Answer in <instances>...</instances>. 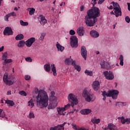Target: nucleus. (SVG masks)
Segmentation results:
<instances>
[{
    "mask_svg": "<svg viewBox=\"0 0 130 130\" xmlns=\"http://www.w3.org/2000/svg\"><path fill=\"white\" fill-rule=\"evenodd\" d=\"M100 10L97 7H94L87 11V15L84 17V22L87 27H93L96 25L99 17H100Z\"/></svg>",
    "mask_w": 130,
    "mask_h": 130,
    "instance_id": "1",
    "label": "nucleus"
},
{
    "mask_svg": "<svg viewBox=\"0 0 130 130\" xmlns=\"http://www.w3.org/2000/svg\"><path fill=\"white\" fill-rule=\"evenodd\" d=\"M38 94L36 96L37 105L40 108H45L48 106V95L47 93L43 90L38 91Z\"/></svg>",
    "mask_w": 130,
    "mask_h": 130,
    "instance_id": "2",
    "label": "nucleus"
},
{
    "mask_svg": "<svg viewBox=\"0 0 130 130\" xmlns=\"http://www.w3.org/2000/svg\"><path fill=\"white\" fill-rule=\"evenodd\" d=\"M119 92L118 90H112L109 91L108 92H107L106 91H103L102 92V96H103V100L105 101L106 100V96L107 97H112L113 99H117V96H118V93Z\"/></svg>",
    "mask_w": 130,
    "mask_h": 130,
    "instance_id": "3",
    "label": "nucleus"
},
{
    "mask_svg": "<svg viewBox=\"0 0 130 130\" xmlns=\"http://www.w3.org/2000/svg\"><path fill=\"white\" fill-rule=\"evenodd\" d=\"M55 93L54 91L51 92V95H50V104L48 106V109H53V108H55L57 106V102H56V97L54 96Z\"/></svg>",
    "mask_w": 130,
    "mask_h": 130,
    "instance_id": "4",
    "label": "nucleus"
},
{
    "mask_svg": "<svg viewBox=\"0 0 130 130\" xmlns=\"http://www.w3.org/2000/svg\"><path fill=\"white\" fill-rule=\"evenodd\" d=\"M3 81L6 85H9V86H11L15 83L17 80L16 78L14 76H9L7 73H5L4 75Z\"/></svg>",
    "mask_w": 130,
    "mask_h": 130,
    "instance_id": "5",
    "label": "nucleus"
},
{
    "mask_svg": "<svg viewBox=\"0 0 130 130\" xmlns=\"http://www.w3.org/2000/svg\"><path fill=\"white\" fill-rule=\"evenodd\" d=\"M83 97L85 98V101L87 102H90V101H94L95 100V97L93 94L87 92L86 90H84L82 93Z\"/></svg>",
    "mask_w": 130,
    "mask_h": 130,
    "instance_id": "6",
    "label": "nucleus"
},
{
    "mask_svg": "<svg viewBox=\"0 0 130 130\" xmlns=\"http://www.w3.org/2000/svg\"><path fill=\"white\" fill-rule=\"evenodd\" d=\"M68 100L71 102V106L74 108V107L75 105H77L79 103V101L77 99V96L73 93L69 94L68 96Z\"/></svg>",
    "mask_w": 130,
    "mask_h": 130,
    "instance_id": "7",
    "label": "nucleus"
},
{
    "mask_svg": "<svg viewBox=\"0 0 130 130\" xmlns=\"http://www.w3.org/2000/svg\"><path fill=\"white\" fill-rule=\"evenodd\" d=\"M70 40V44L72 47H74L75 48L78 47V38L76 37V36H71Z\"/></svg>",
    "mask_w": 130,
    "mask_h": 130,
    "instance_id": "8",
    "label": "nucleus"
},
{
    "mask_svg": "<svg viewBox=\"0 0 130 130\" xmlns=\"http://www.w3.org/2000/svg\"><path fill=\"white\" fill-rule=\"evenodd\" d=\"M103 75L107 80H113L114 79V75L112 74V72L105 71L103 72Z\"/></svg>",
    "mask_w": 130,
    "mask_h": 130,
    "instance_id": "9",
    "label": "nucleus"
},
{
    "mask_svg": "<svg viewBox=\"0 0 130 130\" xmlns=\"http://www.w3.org/2000/svg\"><path fill=\"white\" fill-rule=\"evenodd\" d=\"M35 41H36V39H35V38H30L25 42V45L27 47H31L32 44H33Z\"/></svg>",
    "mask_w": 130,
    "mask_h": 130,
    "instance_id": "10",
    "label": "nucleus"
},
{
    "mask_svg": "<svg viewBox=\"0 0 130 130\" xmlns=\"http://www.w3.org/2000/svg\"><path fill=\"white\" fill-rule=\"evenodd\" d=\"M4 35L6 36H9L10 35H13V30L12 28L10 27H6L4 30Z\"/></svg>",
    "mask_w": 130,
    "mask_h": 130,
    "instance_id": "11",
    "label": "nucleus"
},
{
    "mask_svg": "<svg viewBox=\"0 0 130 130\" xmlns=\"http://www.w3.org/2000/svg\"><path fill=\"white\" fill-rule=\"evenodd\" d=\"M67 123V122H64L63 124L50 128V130H64V127L63 126H64Z\"/></svg>",
    "mask_w": 130,
    "mask_h": 130,
    "instance_id": "12",
    "label": "nucleus"
},
{
    "mask_svg": "<svg viewBox=\"0 0 130 130\" xmlns=\"http://www.w3.org/2000/svg\"><path fill=\"white\" fill-rule=\"evenodd\" d=\"M92 87L94 91H98L100 89V82L95 81L92 83Z\"/></svg>",
    "mask_w": 130,
    "mask_h": 130,
    "instance_id": "13",
    "label": "nucleus"
},
{
    "mask_svg": "<svg viewBox=\"0 0 130 130\" xmlns=\"http://www.w3.org/2000/svg\"><path fill=\"white\" fill-rule=\"evenodd\" d=\"M81 53L82 56L86 60L87 59V49H86L85 46L81 47Z\"/></svg>",
    "mask_w": 130,
    "mask_h": 130,
    "instance_id": "14",
    "label": "nucleus"
},
{
    "mask_svg": "<svg viewBox=\"0 0 130 130\" xmlns=\"http://www.w3.org/2000/svg\"><path fill=\"white\" fill-rule=\"evenodd\" d=\"M100 65L102 69H107L108 70L110 69V64L108 62H105V61H102L101 62Z\"/></svg>",
    "mask_w": 130,
    "mask_h": 130,
    "instance_id": "15",
    "label": "nucleus"
},
{
    "mask_svg": "<svg viewBox=\"0 0 130 130\" xmlns=\"http://www.w3.org/2000/svg\"><path fill=\"white\" fill-rule=\"evenodd\" d=\"M39 21L41 25L44 26L46 23H47V20L45 19V17L43 15H41L39 16Z\"/></svg>",
    "mask_w": 130,
    "mask_h": 130,
    "instance_id": "16",
    "label": "nucleus"
},
{
    "mask_svg": "<svg viewBox=\"0 0 130 130\" xmlns=\"http://www.w3.org/2000/svg\"><path fill=\"white\" fill-rule=\"evenodd\" d=\"M114 13H115V16L116 18H118L119 16H121V8L117 9V8H115L113 10Z\"/></svg>",
    "mask_w": 130,
    "mask_h": 130,
    "instance_id": "17",
    "label": "nucleus"
},
{
    "mask_svg": "<svg viewBox=\"0 0 130 130\" xmlns=\"http://www.w3.org/2000/svg\"><path fill=\"white\" fill-rule=\"evenodd\" d=\"M105 130H118V129L114 124L110 123L108 125V127L105 128Z\"/></svg>",
    "mask_w": 130,
    "mask_h": 130,
    "instance_id": "18",
    "label": "nucleus"
},
{
    "mask_svg": "<svg viewBox=\"0 0 130 130\" xmlns=\"http://www.w3.org/2000/svg\"><path fill=\"white\" fill-rule=\"evenodd\" d=\"M85 33V30H84V27L81 26L77 29V34L79 36H84Z\"/></svg>",
    "mask_w": 130,
    "mask_h": 130,
    "instance_id": "19",
    "label": "nucleus"
},
{
    "mask_svg": "<svg viewBox=\"0 0 130 130\" xmlns=\"http://www.w3.org/2000/svg\"><path fill=\"white\" fill-rule=\"evenodd\" d=\"M57 112L60 115H66V111L63 107H59L57 108Z\"/></svg>",
    "mask_w": 130,
    "mask_h": 130,
    "instance_id": "20",
    "label": "nucleus"
},
{
    "mask_svg": "<svg viewBox=\"0 0 130 130\" xmlns=\"http://www.w3.org/2000/svg\"><path fill=\"white\" fill-rule=\"evenodd\" d=\"M90 34V36H91V37H93V38H98V37H99V33H98L96 30H91Z\"/></svg>",
    "mask_w": 130,
    "mask_h": 130,
    "instance_id": "21",
    "label": "nucleus"
},
{
    "mask_svg": "<svg viewBox=\"0 0 130 130\" xmlns=\"http://www.w3.org/2000/svg\"><path fill=\"white\" fill-rule=\"evenodd\" d=\"M72 66H74V68L75 69V70H77L78 72H80L81 71V67L79 65H77L76 64V61L75 60H72Z\"/></svg>",
    "mask_w": 130,
    "mask_h": 130,
    "instance_id": "22",
    "label": "nucleus"
},
{
    "mask_svg": "<svg viewBox=\"0 0 130 130\" xmlns=\"http://www.w3.org/2000/svg\"><path fill=\"white\" fill-rule=\"evenodd\" d=\"M56 46L58 49V51H60V52H62V51L64 50V47L61 46L59 43H58V42H57Z\"/></svg>",
    "mask_w": 130,
    "mask_h": 130,
    "instance_id": "23",
    "label": "nucleus"
},
{
    "mask_svg": "<svg viewBox=\"0 0 130 130\" xmlns=\"http://www.w3.org/2000/svg\"><path fill=\"white\" fill-rule=\"evenodd\" d=\"M80 113H81V114L86 115L87 114H89V113H91V110H90V109L82 110L80 111Z\"/></svg>",
    "mask_w": 130,
    "mask_h": 130,
    "instance_id": "24",
    "label": "nucleus"
},
{
    "mask_svg": "<svg viewBox=\"0 0 130 130\" xmlns=\"http://www.w3.org/2000/svg\"><path fill=\"white\" fill-rule=\"evenodd\" d=\"M25 44H26V42H25V41L21 40L19 42L17 46L20 48H22V47H24L25 46Z\"/></svg>",
    "mask_w": 130,
    "mask_h": 130,
    "instance_id": "25",
    "label": "nucleus"
},
{
    "mask_svg": "<svg viewBox=\"0 0 130 130\" xmlns=\"http://www.w3.org/2000/svg\"><path fill=\"white\" fill-rule=\"evenodd\" d=\"M122 124H124V123H126V124H129L130 118L124 119V117L122 116Z\"/></svg>",
    "mask_w": 130,
    "mask_h": 130,
    "instance_id": "26",
    "label": "nucleus"
},
{
    "mask_svg": "<svg viewBox=\"0 0 130 130\" xmlns=\"http://www.w3.org/2000/svg\"><path fill=\"white\" fill-rule=\"evenodd\" d=\"M34 102H35V100H34V99H31L29 100V101H28V106H30V108H33V107H34Z\"/></svg>",
    "mask_w": 130,
    "mask_h": 130,
    "instance_id": "27",
    "label": "nucleus"
},
{
    "mask_svg": "<svg viewBox=\"0 0 130 130\" xmlns=\"http://www.w3.org/2000/svg\"><path fill=\"white\" fill-rule=\"evenodd\" d=\"M51 71L53 73V75L54 76H56V68H55V66L54 64H52L51 65Z\"/></svg>",
    "mask_w": 130,
    "mask_h": 130,
    "instance_id": "28",
    "label": "nucleus"
},
{
    "mask_svg": "<svg viewBox=\"0 0 130 130\" xmlns=\"http://www.w3.org/2000/svg\"><path fill=\"white\" fill-rule=\"evenodd\" d=\"M44 68L46 72H50V64H46L44 66Z\"/></svg>",
    "mask_w": 130,
    "mask_h": 130,
    "instance_id": "29",
    "label": "nucleus"
},
{
    "mask_svg": "<svg viewBox=\"0 0 130 130\" xmlns=\"http://www.w3.org/2000/svg\"><path fill=\"white\" fill-rule=\"evenodd\" d=\"M112 5H113V7H114V10H115V8H116L117 9H121L120 6H119V5L117 3H115L114 2H112L111 3Z\"/></svg>",
    "mask_w": 130,
    "mask_h": 130,
    "instance_id": "30",
    "label": "nucleus"
},
{
    "mask_svg": "<svg viewBox=\"0 0 130 130\" xmlns=\"http://www.w3.org/2000/svg\"><path fill=\"white\" fill-rule=\"evenodd\" d=\"M27 11L29 12V15H30V16H32V15L34 14V13H35V9L34 8H27Z\"/></svg>",
    "mask_w": 130,
    "mask_h": 130,
    "instance_id": "31",
    "label": "nucleus"
},
{
    "mask_svg": "<svg viewBox=\"0 0 130 130\" xmlns=\"http://www.w3.org/2000/svg\"><path fill=\"white\" fill-rule=\"evenodd\" d=\"M46 36V34L45 32H42L41 34V36L40 38H39V41H43L44 40V37Z\"/></svg>",
    "mask_w": 130,
    "mask_h": 130,
    "instance_id": "32",
    "label": "nucleus"
},
{
    "mask_svg": "<svg viewBox=\"0 0 130 130\" xmlns=\"http://www.w3.org/2000/svg\"><path fill=\"white\" fill-rule=\"evenodd\" d=\"M16 40H22L24 39V36L22 34L18 35L15 37Z\"/></svg>",
    "mask_w": 130,
    "mask_h": 130,
    "instance_id": "33",
    "label": "nucleus"
},
{
    "mask_svg": "<svg viewBox=\"0 0 130 130\" xmlns=\"http://www.w3.org/2000/svg\"><path fill=\"white\" fill-rule=\"evenodd\" d=\"M72 60H74L72 59H70V58H67L65 60V63L66 64H72V62H73V61Z\"/></svg>",
    "mask_w": 130,
    "mask_h": 130,
    "instance_id": "34",
    "label": "nucleus"
},
{
    "mask_svg": "<svg viewBox=\"0 0 130 130\" xmlns=\"http://www.w3.org/2000/svg\"><path fill=\"white\" fill-rule=\"evenodd\" d=\"M6 103L9 105H10V106H14V105H15V103H14L13 101L11 100H7L6 101Z\"/></svg>",
    "mask_w": 130,
    "mask_h": 130,
    "instance_id": "35",
    "label": "nucleus"
},
{
    "mask_svg": "<svg viewBox=\"0 0 130 130\" xmlns=\"http://www.w3.org/2000/svg\"><path fill=\"white\" fill-rule=\"evenodd\" d=\"M91 122L93 123H99L100 122V119H96V118H93L91 119Z\"/></svg>",
    "mask_w": 130,
    "mask_h": 130,
    "instance_id": "36",
    "label": "nucleus"
},
{
    "mask_svg": "<svg viewBox=\"0 0 130 130\" xmlns=\"http://www.w3.org/2000/svg\"><path fill=\"white\" fill-rule=\"evenodd\" d=\"M85 74H86V75H87V76H90L91 77H92V76L93 75V72L86 70L85 71Z\"/></svg>",
    "mask_w": 130,
    "mask_h": 130,
    "instance_id": "37",
    "label": "nucleus"
},
{
    "mask_svg": "<svg viewBox=\"0 0 130 130\" xmlns=\"http://www.w3.org/2000/svg\"><path fill=\"white\" fill-rule=\"evenodd\" d=\"M20 23L21 26H28V25H29V23L27 22H24L22 20H20Z\"/></svg>",
    "mask_w": 130,
    "mask_h": 130,
    "instance_id": "38",
    "label": "nucleus"
},
{
    "mask_svg": "<svg viewBox=\"0 0 130 130\" xmlns=\"http://www.w3.org/2000/svg\"><path fill=\"white\" fill-rule=\"evenodd\" d=\"M2 58L3 60H5L8 58V52H6L3 53Z\"/></svg>",
    "mask_w": 130,
    "mask_h": 130,
    "instance_id": "39",
    "label": "nucleus"
},
{
    "mask_svg": "<svg viewBox=\"0 0 130 130\" xmlns=\"http://www.w3.org/2000/svg\"><path fill=\"white\" fill-rule=\"evenodd\" d=\"M119 59L120 60V66H123V56H122V55H120Z\"/></svg>",
    "mask_w": 130,
    "mask_h": 130,
    "instance_id": "40",
    "label": "nucleus"
},
{
    "mask_svg": "<svg viewBox=\"0 0 130 130\" xmlns=\"http://www.w3.org/2000/svg\"><path fill=\"white\" fill-rule=\"evenodd\" d=\"M6 116V114H5V112L2 109H0V117H2L4 118Z\"/></svg>",
    "mask_w": 130,
    "mask_h": 130,
    "instance_id": "41",
    "label": "nucleus"
},
{
    "mask_svg": "<svg viewBox=\"0 0 130 130\" xmlns=\"http://www.w3.org/2000/svg\"><path fill=\"white\" fill-rule=\"evenodd\" d=\"M12 61H13V60H12V59H6L5 60H4V62L3 63V64H6L7 63H10V62H12Z\"/></svg>",
    "mask_w": 130,
    "mask_h": 130,
    "instance_id": "42",
    "label": "nucleus"
},
{
    "mask_svg": "<svg viewBox=\"0 0 130 130\" xmlns=\"http://www.w3.org/2000/svg\"><path fill=\"white\" fill-rule=\"evenodd\" d=\"M11 17L10 14L8 13L4 17V20L6 22H9V18Z\"/></svg>",
    "mask_w": 130,
    "mask_h": 130,
    "instance_id": "43",
    "label": "nucleus"
},
{
    "mask_svg": "<svg viewBox=\"0 0 130 130\" xmlns=\"http://www.w3.org/2000/svg\"><path fill=\"white\" fill-rule=\"evenodd\" d=\"M71 107V104H68L67 105H65L64 107H63L64 109V110L66 111V110H68L69 108Z\"/></svg>",
    "mask_w": 130,
    "mask_h": 130,
    "instance_id": "44",
    "label": "nucleus"
},
{
    "mask_svg": "<svg viewBox=\"0 0 130 130\" xmlns=\"http://www.w3.org/2000/svg\"><path fill=\"white\" fill-rule=\"evenodd\" d=\"M19 94L21 96H27V93L24 91H21L19 92Z\"/></svg>",
    "mask_w": 130,
    "mask_h": 130,
    "instance_id": "45",
    "label": "nucleus"
},
{
    "mask_svg": "<svg viewBox=\"0 0 130 130\" xmlns=\"http://www.w3.org/2000/svg\"><path fill=\"white\" fill-rule=\"evenodd\" d=\"M117 103L119 106H125L126 105V103L125 102H118Z\"/></svg>",
    "mask_w": 130,
    "mask_h": 130,
    "instance_id": "46",
    "label": "nucleus"
},
{
    "mask_svg": "<svg viewBox=\"0 0 130 130\" xmlns=\"http://www.w3.org/2000/svg\"><path fill=\"white\" fill-rule=\"evenodd\" d=\"M9 16H10V17L11 16L12 17H16V16H17V14L15 12H11L9 13Z\"/></svg>",
    "mask_w": 130,
    "mask_h": 130,
    "instance_id": "47",
    "label": "nucleus"
},
{
    "mask_svg": "<svg viewBox=\"0 0 130 130\" xmlns=\"http://www.w3.org/2000/svg\"><path fill=\"white\" fill-rule=\"evenodd\" d=\"M25 60L27 61V62H32V58L30 57L25 58Z\"/></svg>",
    "mask_w": 130,
    "mask_h": 130,
    "instance_id": "48",
    "label": "nucleus"
},
{
    "mask_svg": "<svg viewBox=\"0 0 130 130\" xmlns=\"http://www.w3.org/2000/svg\"><path fill=\"white\" fill-rule=\"evenodd\" d=\"M29 118H34L35 117L34 114L30 112L29 114Z\"/></svg>",
    "mask_w": 130,
    "mask_h": 130,
    "instance_id": "49",
    "label": "nucleus"
},
{
    "mask_svg": "<svg viewBox=\"0 0 130 130\" xmlns=\"http://www.w3.org/2000/svg\"><path fill=\"white\" fill-rule=\"evenodd\" d=\"M125 21H126L127 23H129V22H130V18H129V16H126L125 18Z\"/></svg>",
    "mask_w": 130,
    "mask_h": 130,
    "instance_id": "50",
    "label": "nucleus"
},
{
    "mask_svg": "<svg viewBox=\"0 0 130 130\" xmlns=\"http://www.w3.org/2000/svg\"><path fill=\"white\" fill-rule=\"evenodd\" d=\"M70 35H75L76 34V32L75 31V30L71 29L70 31Z\"/></svg>",
    "mask_w": 130,
    "mask_h": 130,
    "instance_id": "51",
    "label": "nucleus"
},
{
    "mask_svg": "<svg viewBox=\"0 0 130 130\" xmlns=\"http://www.w3.org/2000/svg\"><path fill=\"white\" fill-rule=\"evenodd\" d=\"M30 79H31V77H30V76L25 75V79L26 80V81H29V80H30Z\"/></svg>",
    "mask_w": 130,
    "mask_h": 130,
    "instance_id": "52",
    "label": "nucleus"
},
{
    "mask_svg": "<svg viewBox=\"0 0 130 130\" xmlns=\"http://www.w3.org/2000/svg\"><path fill=\"white\" fill-rule=\"evenodd\" d=\"M72 127L74 129L77 130L78 129V128H77V125H76V124L75 123H72Z\"/></svg>",
    "mask_w": 130,
    "mask_h": 130,
    "instance_id": "53",
    "label": "nucleus"
},
{
    "mask_svg": "<svg viewBox=\"0 0 130 130\" xmlns=\"http://www.w3.org/2000/svg\"><path fill=\"white\" fill-rule=\"evenodd\" d=\"M104 1H105V0H99L98 2L99 5H101V4H102V3H103V2H104Z\"/></svg>",
    "mask_w": 130,
    "mask_h": 130,
    "instance_id": "54",
    "label": "nucleus"
},
{
    "mask_svg": "<svg viewBox=\"0 0 130 130\" xmlns=\"http://www.w3.org/2000/svg\"><path fill=\"white\" fill-rule=\"evenodd\" d=\"M7 95H12V91H11V90L8 91Z\"/></svg>",
    "mask_w": 130,
    "mask_h": 130,
    "instance_id": "55",
    "label": "nucleus"
},
{
    "mask_svg": "<svg viewBox=\"0 0 130 130\" xmlns=\"http://www.w3.org/2000/svg\"><path fill=\"white\" fill-rule=\"evenodd\" d=\"M4 48H5V47H4V46L0 48V52H2V51L4 50Z\"/></svg>",
    "mask_w": 130,
    "mask_h": 130,
    "instance_id": "56",
    "label": "nucleus"
},
{
    "mask_svg": "<svg viewBox=\"0 0 130 130\" xmlns=\"http://www.w3.org/2000/svg\"><path fill=\"white\" fill-rule=\"evenodd\" d=\"M127 6H128V11H129V12H130V3H127Z\"/></svg>",
    "mask_w": 130,
    "mask_h": 130,
    "instance_id": "57",
    "label": "nucleus"
},
{
    "mask_svg": "<svg viewBox=\"0 0 130 130\" xmlns=\"http://www.w3.org/2000/svg\"><path fill=\"white\" fill-rule=\"evenodd\" d=\"M107 8L109 9V10H112L113 9V6H112V5H111L110 7H107Z\"/></svg>",
    "mask_w": 130,
    "mask_h": 130,
    "instance_id": "58",
    "label": "nucleus"
},
{
    "mask_svg": "<svg viewBox=\"0 0 130 130\" xmlns=\"http://www.w3.org/2000/svg\"><path fill=\"white\" fill-rule=\"evenodd\" d=\"M80 10H81V12H83V11H84V6H81L80 7Z\"/></svg>",
    "mask_w": 130,
    "mask_h": 130,
    "instance_id": "59",
    "label": "nucleus"
},
{
    "mask_svg": "<svg viewBox=\"0 0 130 130\" xmlns=\"http://www.w3.org/2000/svg\"><path fill=\"white\" fill-rule=\"evenodd\" d=\"M118 119H121V122L122 123V116L121 117H118Z\"/></svg>",
    "mask_w": 130,
    "mask_h": 130,
    "instance_id": "60",
    "label": "nucleus"
},
{
    "mask_svg": "<svg viewBox=\"0 0 130 130\" xmlns=\"http://www.w3.org/2000/svg\"><path fill=\"white\" fill-rule=\"evenodd\" d=\"M110 14H111V15H115V13H114V12H113V11H111V12H110Z\"/></svg>",
    "mask_w": 130,
    "mask_h": 130,
    "instance_id": "61",
    "label": "nucleus"
},
{
    "mask_svg": "<svg viewBox=\"0 0 130 130\" xmlns=\"http://www.w3.org/2000/svg\"><path fill=\"white\" fill-rule=\"evenodd\" d=\"M76 111V109H74L71 112V113H74Z\"/></svg>",
    "mask_w": 130,
    "mask_h": 130,
    "instance_id": "62",
    "label": "nucleus"
},
{
    "mask_svg": "<svg viewBox=\"0 0 130 130\" xmlns=\"http://www.w3.org/2000/svg\"><path fill=\"white\" fill-rule=\"evenodd\" d=\"M95 53L97 54H99V53H100V52L98 51H95Z\"/></svg>",
    "mask_w": 130,
    "mask_h": 130,
    "instance_id": "63",
    "label": "nucleus"
},
{
    "mask_svg": "<svg viewBox=\"0 0 130 130\" xmlns=\"http://www.w3.org/2000/svg\"><path fill=\"white\" fill-rule=\"evenodd\" d=\"M14 10H15V11H18V8L15 7V8H14Z\"/></svg>",
    "mask_w": 130,
    "mask_h": 130,
    "instance_id": "64",
    "label": "nucleus"
}]
</instances>
